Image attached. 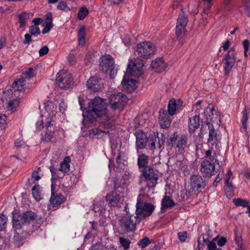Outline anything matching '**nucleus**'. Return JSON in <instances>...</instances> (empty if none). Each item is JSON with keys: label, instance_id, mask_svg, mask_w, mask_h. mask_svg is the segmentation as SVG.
Wrapping results in <instances>:
<instances>
[{"label": "nucleus", "instance_id": "nucleus-29", "mask_svg": "<svg viewBox=\"0 0 250 250\" xmlns=\"http://www.w3.org/2000/svg\"><path fill=\"white\" fill-rule=\"evenodd\" d=\"M78 36L79 38V45H83L85 44L86 36L85 28L84 26H81L78 30Z\"/></svg>", "mask_w": 250, "mask_h": 250}, {"label": "nucleus", "instance_id": "nucleus-18", "mask_svg": "<svg viewBox=\"0 0 250 250\" xmlns=\"http://www.w3.org/2000/svg\"><path fill=\"white\" fill-rule=\"evenodd\" d=\"M127 76V74L126 73L125 75L123 81L122 82V84L123 86V88L125 91L132 93L138 87L137 86V82L136 80L130 79L129 80H126V77Z\"/></svg>", "mask_w": 250, "mask_h": 250}, {"label": "nucleus", "instance_id": "nucleus-59", "mask_svg": "<svg viewBox=\"0 0 250 250\" xmlns=\"http://www.w3.org/2000/svg\"><path fill=\"white\" fill-rule=\"evenodd\" d=\"M7 119L6 116L0 113V127L3 126V125L5 123Z\"/></svg>", "mask_w": 250, "mask_h": 250}, {"label": "nucleus", "instance_id": "nucleus-41", "mask_svg": "<svg viewBox=\"0 0 250 250\" xmlns=\"http://www.w3.org/2000/svg\"><path fill=\"white\" fill-rule=\"evenodd\" d=\"M234 232L235 235V241L238 245V247L241 249L243 245V239L240 233H238L237 229H235Z\"/></svg>", "mask_w": 250, "mask_h": 250}, {"label": "nucleus", "instance_id": "nucleus-26", "mask_svg": "<svg viewBox=\"0 0 250 250\" xmlns=\"http://www.w3.org/2000/svg\"><path fill=\"white\" fill-rule=\"evenodd\" d=\"M21 214L26 225L34 222L37 218V214L32 211H26Z\"/></svg>", "mask_w": 250, "mask_h": 250}, {"label": "nucleus", "instance_id": "nucleus-64", "mask_svg": "<svg viewBox=\"0 0 250 250\" xmlns=\"http://www.w3.org/2000/svg\"><path fill=\"white\" fill-rule=\"evenodd\" d=\"M52 15L51 12L47 13L45 15V22L52 23Z\"/></svg>", "mask_w": 250, "mask_h": 250}, {"label": "nucleus", "instance_id": "nucleus-14", "mask_svg": "<svg viewBox=\"0 0 250 250\" xmlns=\"http://www.w3.org/2000/svg\"><path fill=\"white\" fill-rule=\"evenodd\" d=\"M136 136V146L137 150L144 149L147 143L148 138L146 134L141 130H138L134 133Z\"/></svg>", "mask_w": 250, "mask_h": 250}, {"label": "nucleus", "instance_id": "nucleus-60", "mask_svg": "<svg viewBox=\"0 0 250 250\" xmlns=\"http://www.w3.org/2000/svg\"><path fill=\"white\" fill-rule=\"evenodd\" d=\"M45 127L47 129H51V128L53 126V125L51 124V119L50 117H47L45 120Z\"/></svg>", "mask_w": 250, "mask_h": 250}, {"label": "nucleus", "instance_id": "nucleus-11", "mask_svg": "<svg viewBox=\"0 0 250 250\" xmlns=\"http://www.w3.org/2000/svg\"><path fill=\"white\" fill-rule=\"evenodd\" d=\"M206 185L205 181L202 176L198 174H194L191 176L190 178L189 188L188 191L190 195L191 192L194 190H198L200 189L205 188Z\"/></svg>", "mask_w": 250, "mask_h": 250}, {"label": "nucleus", "instance_id": "nucleus-27", "mask_svg": "<svg viewBox=\"0 0 250 250\" xmlns=\"http://www.w3.org/2000/svg\"><path fill=\"white\" fill-rule=\"evenodd\" d=\"M216 154L214 153L212 154L211 150L209 149L205 152V158L203 161H208L209 163L213 164L214 165L216 163L218 165L219 167H220L219 161L216 159Z\"/></svg>", "mask_w": 250, "mask_h": 250}, {"label": "nucleus", "instance_id": "nucleus-23", "mask_svg": "<svg viewBox=\"0 0 250 250\" xmlns=\"http://www.w3.org/2000/svg\"><path fill=\"white\" fill-rule=\"evenodd\" d=\"M151 66L155 71L159 73L165 70L167 67L166 63L161 58L153 60L151 62Z\"/></svg>", "mask_w": 250, "mask_h": 250}, {"label": "nucleus", "instance_id": "nucleus-24", "mask_svg": "<svg viewBox=\"0 0 250 250\" xmlns=\"http://www.w3.org/2000/svg\"><path fill=\"white\" fill-rule=\"evenodd\" d=\"M208 125L209 129V138L208 142L213 145L218 142L217 132L215 131L213 125L210 123L208 122Z\"/></svg>", "mask_w": 250, "mask_h": 250}, {"label": "nucleus", "instance_id": "nucleus-47", "mask_svg": "<svg viewBox=\"0 0 250 250\" xmlns=\"http://www.w3.org/2000/svg\"><path fill=\"white\" fill-rule=\"evenodd\" d=\"M69 167L70 166L69 164L62 162L60 164V167L59 170L63 172H67L69 170Z\"/></svg>", "mask_w": 250, "mask_h": 250}, {"label": "nucleus", "instance_id": "nucleus-40", "mask_svg": "<svg viewBox=\"0 0 250 250\" xmlns=\"http://www.w3.org/2000/svg\"><path fill=\"white\" fill-rule=\"evenodd\" d=\"M119 241L121 245L124 247L125 250L129 248L130 241L129 239L121 237L119 238Z\"/></svg>", "mask_w": 250, "mask_h": 250}, {"label": "nucleus", "instance_id": "nucleus-58", "mask_svg": "<svg viewBox=\"0 0 250 250\" xmlns=\"http://www.w3.org/2000/svg\"><path fill=\"white\" fill-rule=\"evenodd\" d=\"M31 42V35L29 34H26L24 35V40L23 42L24 44H29Z\"/></svg>", "mask_w": 250, "mask_h": 250}, {"label": "nucleus", "instance_id": "nucleus-15", "mask_svg": "<svg viewBox=\"0 0 250 250\" xmlns=\"http://www.w3.org/2000/svg\"><path fill=\"white\" fill-rule=\"evenodd\" d=\"M200 171L204 177H210L215 175L216 171L215 169V165L209 163L208 161H203L201 164Z\"/></svg>", "mask_w": 250, "mask_h": 250}, {"label": "nucleus", "instance_id": "nucleus-8", "mask_svg": "<svg viewBox=\"0 0 250 250\" xmlns=\"http://www.w3.org/2000/svg\"><path fill=\"white\" fill-rule=\"evenodd\" d=\"M56 80V84L61 89H68L74 83L71 75L64 70L59 72Z\"/></svg>", "mask_w": 250, "mask_h": 250}, {"label": "nucleus", "instance_id": "nucleus-16", "mask_svg": "<svg viewBox=\"0 0 250 250\" xmlns=\"http://www.w3.org/2000/svg\"><path fill=\"white\" fill-rule=\"evenodd\" d=\"M159 113V123L161 126L163 128H168L170 126L171 122V120L169 117L170 115L167 110L163 109H161Z\"/></svg>", "mask_w": 250, "mask_h": 250}, {"label": "nucleus", "instance_id": "nucleus-32", "mask_svg": "<svg viewBox=\"0 0 250 250\" xmlns=\"http://www.w3.org/2000/svg\"><path fill=\"white\" fill-rule=\"evenodd\" d=\"M39 185L37 183L35 184L32 189L33 196L37 201H39L41 199V194L39 191Z\"/></svg>", "mask_w": 250, "mask_h": 250}, {"label": "nucleus", "instance_id": "nucleus-20", "mask_svg": "<svg viewBox=\"0 0 250 250\" xmlns=\"http://www.w3.org/2000/svg\"><path fill=\"white\" fill-rule=\"evenodd\" d=\"M105 200L109 206L112 207L117 206L120 202L121 196L118 193V192L112 191L106 195Z\"/></svg>", "mask_w": 250, "mask_h": 250}, {"label": "nucleus", "instance_id": "nucleus-7", "mask_svg": "<svg viewBox=\"0 0 250 250\" xmlns=\"http://www.w3.org/2000/svg\"><path fill=\"white\" fill-rule=\"evenodd\" d=\"M127 99L125 94L121 92H114L109 97L111 107L115 110H122L126 104Z\"/></svg>", "mask_w": 250, "mask_h": 250}, {"label": "nucleus", "instance_id": "nucleus-9", "mask_svg": "<svg viewBox=\"0 0 250 250\" xmlns=\"http://www.w3.org/2000/svg\"><path fill=\"white\" fill-rule=\"evenodd\" d=\"M188 22V17L186 16L183 9L180 12L177 20L176 26V35L178 39H181L186 33L185 27Z\"/></svg>", "mask_w": 250, "mask_h": 250}, {"label": "nucleus", "instance_id": "nucleus-55", "mask_svg": "<svg viewBox=\"0 0 250 250\" xmlns=\"http://www.w3.org/2000/svg\"><path fill=\"white\" fill-rule=\"evenodd\" d=\"M243 45L244 48V55L245 57H247V52L249 50V41L248 40H245L243 41Z\"/></svg>", "mask_w": 250, "mask_h": 250}, {"label": "nucleus", "instance_id": "nucleus-13", "mask_svg": "<svg viewBox=\"0 0 250 250\" xmlns=\"http://www.w3.org/2000/svg\"><path fill=\"white\" fill-rule=\"evenodd\" d=\"M103 81L97 76H91L87 81L86 86L93 92H98L103 87Z\"/></svg>", "mask_w": 250, "mask_h": 250}, {"label": "nucleus", "instance_id": "nucleus-62", "mask_svg": "<svg viewBox=\"0 0 250 250\" xmlns=\"http://www.w3.org/2000/svg\"><path fill=\"white\" fill-rule=\"evenodd\" d=\"M158 147L160 148L162 146L164 145V142L165 141V137H164V135H161V139L160 140V137H158Z\"/></svg>", "mask_w": 250, "mask_h": 250}, {"label": "nucleus", "instance_id": "nucleus-6", "mask_svg": "<svg viewBox=\"0 0 250 250\" xmlns=\"http://www.w3.org/2000/svg\"><path fill=\"white\" fill-rule=\"evenodd\" d=\"M132 215L123 216L119 220V227L121 230L124 232L130 233L133 232L136 229V225L140 223L138 222L137 218H135L134 221Z\"/></svg>", "mask_w": 250, "mask_h": 250}, {"label": "nucleus", "instance_id": "nucleus-44", "mask_svg": "<svg viewBox=\"0 0 250 250\" xmlns=\"http://www.w3.org/2000/svg\"><path fill=\"white\" fill-rule=\"evenodd\" d=\"M7 217L3 214H0V231L4 230L6 228Z\"/></svg>", "mask_w": 250, "mask_h": 250}, {"label": "nucleus", "instance_id": "nucleus-46", "mask_svg": "<svg viewBox=\"0 0 250 250\" xmlns=\"http://www.w3.org/2000/svg\"><path fill=\"white\" fill-rule=\"evenodd\" d=\"M217 239V237H215L211 241H209L208 242L207 246L208 250H216V245L215 243V241H216Z\"/></svg>", "mask_w": 250, "mask_h": 250}, {"label": "nucleus", "instance_id": "nucleus-1", "mask_svg": "<svg viewBox=\"0 0 250 250\" xmlns=\"http://www.w3.org/2000/svg\"><path fill=\"white\" fill-rule=\"evenodd\" d=\"M86 117L91 123L96 118H99L100 128L94 131V134L98 138L109 133V130L114 126L113 115L107 109L105 100L100 97H95L88 103Z\"/></svg>", "mask_w": 250, "mask_h": 250}, {"label": "nucleus", "instance_id": "nucleus-52", "mask_svg": "<svg viewBox=\"0 0 250 250\" xmlns=\"http://www.w3.org/2000/svg\"><path fill=\"white\" fill-rule=\"evenodd\" d=\"M31 179L33 180V183L35 184L36 181H39L41 177L39 175L38 171L34 170L32 173Z\"/></svg>", "mask_w": 250, "mask_h": 250}, {"label": "nucleus", "instance_id": "nucleus-36", "mask_svg": "<svg viewBox=\"0 0 250 250\" xmlns=\"http://www.w3.org/2000/svg\"><path fill=\"white\" fill-rule=\"evenodd\" d=\"M233 203L236 206L246 207L249 204V201L242 198L234 199Z\"/></svg>", "mask_w": 250, "mask_h": 250}, {"label": "nucleus", "instance_id": "nucleus-30", "mask_svg": "<svg viewBox=\"0 0 250 250\" xmlns=\"http://www.w3.org/2000/svg\"><path fill=\"white\" fill-rule=\"evenodd\" d=\"M175 206V203L169 196H165L162 201V208H167Z\"/></svg>", "mask_w": 250, "mask_h": 250}, {"label": "nucleus", "instance_id": "nucleus-31", "mask_svg": "<svg viewBox=\"0 0 250 250\" xmlns=\"http://www.w3.org/2000/svg\"><path fill=\"white\" fill-rule=\"evenodd\" d=\"M54 138V130L47 129L46 131L45 134L44 136H42V141L46 142L49 141H53Z\"/></svg>", "mask_w": 250, "mask_h": 250}, {"label": "nucleus", "instance_id": "nucleus-35", "mask_svg": "<svg viewBox=\"0 0 250 250\" xmlns=\"http://www.w3.org/2000/svg\"><path fill=\"white\" fill-rule=\"evenodd\" d=\"M187 137L186 136H182L178 140L177 147L180 149H184L187 146Z\"/></svg>", "mask_w": 250, "mask_h": 250}, {"label": "nucleus", "instance_id": "nucleus-54", "mask_svg": "<svg viewBox=\"0 0 250 250\" xmlns=\"http://www.w3.org/2000/svg\"><path fill=\"white\" fill-rule=\"evenodd\" d=\"M45 23H46L45 26L42 31V34H45L46 33H48L53 27L52 23H50V22H45Z\"/></svg>", "mask_w": 250, "mask_h": 250}, {"label": "nucleus", "instance_id": "nucleus-21", "mask_svg": "<svg viewBox=\"0 0 250 250\" xmlns=\"http://www.w3.org/2000/svg\"><path fill=\"white\" fill-rule=\"evenodd\" d=\"M204 114L208 122H213L218 118V111L215 109V107L210 106L209 105L205 110Z\"/></svg>", "mask_w": 250, "mask_h": 250}, {"label": "nucleus", "instance_id": "nucleus-22", "mask_svg": "<svg viewBox=\"0 0 250 250\" xmlns=\"http://www.w3.org/2000/svg\"><path fill=\"white\" fill-rule=\"evenodd\" d=\"M200 125V117L199 115L192 116L188 119V128L189 133H193Z\"/></svg>", "mask_w": 250, "mask_h": 250}, {"label": "nucleus", "instance_id": "nucleus-56", "mask_svg": "<svg viewBox=\"0 0 250 250\" xmlns=\"http://www.w3.org/2000/svg\"><path fill=\"white\" fill-rule=\"evenodd\" d=\"M225 191L228 197H231L233 194V188H225Z\"/></svg>", "mask_w": 250, "mask_h": 250}, {"label": "nucleus", "instance_id": "nucleus-38", "mask_svg": "<svg viewBox=\"0 0 250 250\" xmlns=\"http://www.w3.org/2000/svg\"><path fill=\"white\" fill-rule=\"evenodd\" d=\"M177 140V134L176 133H174L172 136L170 137L167 139V146L169 148H171L174 146L175 144L176 141Z\"/></svg>", "mask_w": 250, "mask_h": 250}, {"label": "nucleus", "instance_id": "nucleus-25", "mask_svg": "<svg viewBox=\"0 0 250 250\" xmlns=\"http://www.w3.org/2000/svg\"><path fill=\"white\" fill-rule=\"evenodd\" d=\"M149 162V157L145 154H141L138 156L137 160V165L140 170L145 168L146 167H149L148 164Z\"/></svg>", "mask_w": 250, "mask_h": 250}, {"label": "nucleus", "instance_id": "nucleus-49", "mask_svg": "<svg viewBox=\"0 0 250 250\" xmlns=\"http://www.w3.org/2000/svg\"><path fill=\"white\" fill-rule=\"evenodd\" d=\"M113 191L120 192L121 191L119 190V189L121 187V185L119 183V180L117 178L115 177L113 179Z\"/></svg>", "mask_w": 250, "mask_h": 250}, {"label": "nucleus", "instance_id": "nucleus-12", "mask_svg": "<svg viewBox=\"0 0 250 250\" xmlns=\"http://www.w3.org/2000/svg\"><path fill=\"white\" fill-rule=\"evenodd\" d=\"M132 68H130V64H128L127 71L130 72V74L135 77H139L143 74V68L144 66L143 61L138 58L134 59L132 61Z\"/></svg>", "mask_w": 250, "mask_h": 250}, {"label": "nucleus", "instance_id": "nucleus-61", "mask_svg": "<svg viewBox=\"0 0 250 250\" xmlns=\"http://www.w3.org/2000/svg\"><path fill=\"white\" fill-rule=\"evenodd\" d=\"M203 241V242H206L207 241H206V239L204 238V236L203 237H200L198 240V248L199 250H200L201 249H203V245L202 244H201V242Z\"/></svg>", "mask_w": 250, "mask_h": 250}, {"label": "nucleus", "instance_id": "nucleus-33", "mask_svg": "<svg viewBox=\"0 0 250 250\" xmlns=\"http://www.w3.org/2000/svg\"><path fill=\"white\" fill-rule=\"evenodd\" d=\"M19 100L16 99H15L8 102L7 108L8 110L13 112L16 110L17 107L19 106Z\"/></svg>", "mask_w": 250, "mask_h": 250}, {"label": "nucleus", "instance_id": "nucleus-50", "mask_svg": "<svg viewBox=\"0 0 250 250\" xmlns=\"http://www.w3.org/2000/svg\"><path fill=\"white\" fill-rule=\"evenodd\" d=\"M179 240L181 242H185L188 237V232L187 231L180 232L178 233Z\"/></svg>", "mask_w": 250, "mask_h": 250}, {"label": "nucleus", "instance_id": "nucleus-34", "mask_svg": "<svg viewBox=\"0 0 250 250\" xmlns=\"http://www.w3.org/2000/svg\"><path fill=\"white\" fill-rule=\"evenodd\" d=\"M30 14L26 12H23L18 15L19 21L20 23V27L25 25V21L29 18Z\"/></svg>", "mask_w": 250, "mask_h": 250}, {"label": "nucleus", "instance_id": "nucleus-42", "mask_svg": "<svg viewBox=\"0 0 250 250\" xmlns=\"http://www.w3.org/2000/svg\"><path fill=\"white\" fill-rule=\"evenodd\" d=\"M57 8L60 10H62L64 12H68L70 11L69 7L67 6V4L63 1H61L59 2Z\"/></svg>", "mask_w": 250, "mask_h": 250}, {"label": "nucleus", "instance_id": "nucleus-17", "mask_svg": "<svg viewBox=\"0 0 250 250\" xmlns=\"http://www.w3.org/2000/svg\"><path fill=\"white\" fill-rule=\"evenodd\" d=\"M12 226L15 231L16 229H20L22 226L26 225L21 214L16 211L12 212Z\"/></svg>", "mask_w": 250, "mask_h": 250}, {"label": "nucleus", "instance_id": "nucleus-2", "mask_svg": "<svg viewBox=\"0 0 250 250\" xmlns=\"http://www.w3.org/2000/svg\"><path fill=\"white\" fill-rule=\"evenodd\" d=\"M145 197H147V196L140 194L137 199L136 216L133 218H137L138 222H141L143 218L149 216L155 208L152 204L144 201L143 198Z\"/></svg>", "mask_w": 250, "mask_h": 250}, {"label": "nucleus", "instance_id": "nucleus-28", "mask_svg": "<svg viewBox=\"0 0 250 250\" xmlns=\"http://www.w3.org/2000/svg\"><path fill=\"white\" fill-rule=\"evenodd\" d=\"M177 102L174 99L170 100L167 106V113L171 116L174 115L176 114V109H178Z\"/></svg>", "mask_w": 250, "mask_h": 250}, {"label": "nucleus", "instance_id": "nucleus-43", "mask_svg": "<svg viewBox=\"0 0 250 250\" xmlns=\"http://www.w3.org/2000/svg\"><path fill=\"white\" fill-rule=\"evenodd\" d=\"M40 30L38 26L32 25L29 27V33L34 36H37L40 34Z\"/></svg>", "mask_w": 250, "mask_h": 250}, {"label": "nucleus", "instance_id": "nucleus-19", "mask_svg": "<svg viewBox=\"0 0 250 250\" xmlns=\"http://www.w3.org/2000/svg\"><path fill=\"white\" fill-rule=\"evenodd\" d=\"M55 187L51 185V196L50 199V202L52 207H54L56 205H60L64 203L65 200V197L61 193H56L55 192Z\"/></svg>", "mask_w": 250, "mask_h": 250}, {"label": "nucleus", "instance_id": "nucleus-63", "mask_svg": "<svg viewBox=\"0 0 250 250\" xmlns=\"http://www.w3.org/2000/svg\"><path fill=\"white\" fill-rule=\"evenodd\" d=\"M33 69L32 68H29L25 72L24 74L29 78H31L33 76Z\"/></svg>", "mask_w": 250, "mask_h": 250}, {"label": "nucleus", "instance_id": "nucleus-3", "mask_svg": "<svg viewBox=\"0 0 250 250\" xmlns=\"http://www.w3.org/2000/svg\"><path fill=\"white\" fill-rule=\"evenodd\" d=\"M140 171L142 173L140 177L144 178L146 187L149 189H153L157 184L159 178L158 174L151 166L146 167L145 168L140 170Z\"/></svg>", "mask_w": 250, "mask_h": 250}, {"label": "nucleus", "instance_id": "nucleus-45", "mask_svg": "<svg viewBox=\"0 0 250 250\" xmlns=\"http://www.w3.org/2000/svg\"><path fill=\"white\" fill-rule=\"evenodd\" d=\"M243 117L242 119V126L245 128L247 129V122L248 120V111L245 108L242 112Z\"/></svg>", "mask_w": 250, "mask_h": 250}, {"label": "nucleus", "instance_id": "nucleus-48", "mask_svg": "<svg viewBox=\"0 0 250 250\" xmlns=\"http://www.w3.org/2000/svg\"><path fill=\"white\" fill-rule=\"evenodd\" d=\"M150 243V241L148 239V237H145L144 238L141 239L139 243H138V245L139 246L142 248H145L146 247V246L149 244Z\"/></svg>", "mask_w": 250, "mask_h": 250}, {"label": "nucleus", "instance_id": "nucleus-5", "mask_svg": "<svg viewBox=\"0 0 250 250\" xmlns=\"http://www.w3.org/2000/svg\"><path fill=\"white\" fill-rule=\"evenodd\" d=\"M155 52L156 46L151 42H142L137 45L136 53L140 57L146 59H148L153 56Z\"/></svg>", "mask_w": 250, "mask_h": 250}, {"label": "nucleus", "instance_id": "nucleus-57", "mask_svg": "<svg viewBox=\"0 0 250 250\" xmlns=\"http://www.w3.org/2000/svg\"><path fill=\"white\" fill-rule=\"evenodd\" d=\"M22 83V82L21 81H15L12 84V86L13 87H16L17 86V90L20 91L21 90V87L23 85L21 83Z\"/></svg>", "mask_w": 250, "mask_h": 250}, {"label": "nucleus", "instance_id": "nucleus-39", "mask_svg": "<svg viewBox=\"0 0 250 250\" xmlns=\"http://www.w3.org/2000/svg\"><path fill=\"white\" fill-rule=\"evenodd\" d=\"M13 240L14 243L18 247H21L23 244V237L18 233L16 232Z\"/></svg>", "mask_w": 250, "mask_h": 250}, {"label": "nucleus", "instance_id": "nucleus-51", "mask_svg": "<svg viewBox=\"0 0 250 250\" xmlns=\"http://www.w3.org/2000/svg\"><path fill=\"white\" fill-rule=\"evenodd\" d=\"M49 52V48L47 46H44L42 47L39 51V56L40 57L43 56L47 54Z\"/></svg>", "mask_w": 250, "mask_h": 250}, {"label": "nucleus", "instance_id": "nucleus-53", "mask_svg": "<svg viewBox=\"0 0 250 250\" xmlns=\"http://www.w3.org/2000/svg\"><path fill=\"white\" fill-rule=\"evenodd\" d=\"M217 241L218 245L222 247L224 246L225 244L227 243V239L225 237H221L220 238H218V237H217Z\"/></svg>", "mask_w": 250, "mask_h": 250}, {"label": "nucleus", "instance_id": "nucleus-10", "mask_svg": "<svg viewBox=\"0 0 250 250\" xmlns=\"http://www.w3.org/2000/svg\"><path fill=\"white\" fill-rule=\"evenodd\" d=\"M235 62L236 53L235 50L234 48H231L222 61V62L224 64V68L225 75H228L229 74Z\"/></svg>", "mask_w": 250, "mask_h": 250}, {"label": "nucleus", "instance_id": "nucleus-37", "mask_svg": "<svg viewBox=\"0 0 250 250\" xmlns=\"http://www.w3.org/2000/svg\"><path fill=\"white\" fill-rule=\"evenodd\" d=\"M89 11L85 7H81L78 13V18L82 20L88 14Z\"/></svg>", "mask_w": 250, "mask_h": 250}, {"label": "nucleus", "instance_id": "nucleus-4", "mask_svg": "<svg viewBox=\"0 0 250 250\" xmlns=\"http://www.w3.org/2000/svg\"><path fill=\"white\" fill-rule=\"evenodd\" d=\"M100 60V70L104 73H107L110 71V77L111 79H113L117 72L113 58L111 55H108L101 57Z\"/></svg>", "mask_w": 250, "mask_h": 250}]
</instances>
